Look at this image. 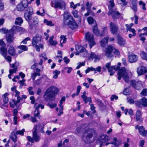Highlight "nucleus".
Returning <instances> with one entry per match:
<instances>
[{
  "mask_svg": "<svg viewBox=\"0 0 147 147\" xmlns=\"http://www.w3.org/2000/svg\"><path fill=\"white\" fill-rule=\"evenodd\" d=\"M93 31L94 33L96 36H102L103 35L104 33L100 32L97 26H95L93 28Z\"/></svg>",
  "mask_w": 147,
  "mask_h": 147,
  "instance_id": "obj_30",
  "label": "nucleus"
},
{
  "mask_svg": "<svg viewBox=\"0 0 147 147\" xmlns=\"http://www.w3.org/2000/svg\"><path fill=\"white\" fill-rule=\"evenodd\" d=\"M109 2L110 4L108 6L109 11L107 13L108 15L110 14V13H111V11L114 10L112 8L115 6V4L114 3V1L113 0H111L109 1Z\"/></svg>",
  "mask_w": 147,
  "mask_h": 147,
  "instance_id": "obj_33",
  "label": "nucleus"
},
{
  "mask_svg": "<svg viewBox=\"0 0 147 147\" xmlns=\"http://www.w3.org/2000/svg\"><path fill=\"white\" fill-rule=\"evenodd\" d=\"M60 71L57 70H55L53 71V78L55 79H57L58 77V75L60 74Z\"/></svg>",
  "mask_w": 147,
  "mask_h": 147,
  "instance_id": "obj_48",
  "label": "nucleus"
},
{
  "mask_svg": "<svg viewBox=\"0 0 147 147\" xmlns=\"http://www.w3.org/2000/svg\"><path fill=\"white\" fill-rule=\"evenodd\" d=\"M65 99V97H62L61 100L59 101V107H63V106L62 105V104L63 102H64Z\"/></svg>",
  "mask_w": 147,
  "mask_h": 147,
  "instance_id": "obj_57",
  "label": "nucleus"
},
{
  "mask_svg": "<svg viewBox=\"0 0 147 147\" xmlns=\"http://www.w3.org/2000/svg\"><path fill=\"white\" fill-rule=\"evenodd\" d=\"M109 140V137L107 136L103 135L100 136L99 138V141L101 143L100 144V146H101L103 144L107 142Z\"/></svg>",
  "mask_w": 147,
  "mask_h": 147,
  "instance_id": "obj_25",
  "label": "nucleus"
},
{
  "mask_svg": "<svg viewBox=\"0 0 147 147\" xmlns=\"http://www.w3.org/2000/svg\"><path fill=\"white\" fill-rule=\"evenodd\" d=\"M73 69L71 67H66L64 68L62 70V72H64L66 71L68 74H69L72 71Z\"/></svg>",
  "mask_w": 147,
  "mask_h": 147,
  "instance_id": "obj_46",
  "label": "nucleus"
},
{
  "mask_svg": "<svg viewBox=\"0 0 147 147\" xmlns=\"http://www.w3.org/2000/svg\"><path fill=\"white\" fill-rule=\"evenodd\" d=\"M70 7L74 9L76 8L77 7H79L80 6V4L79 3H77L76 4L73 2H71L70 3Z\"/></svg>",
  "mask_w": 147,
  "mask_h": 147,
  "instance_id": "obj_47",
  "label": "nucleus"
},
{
  "mask_svg": "<svg viewBox=\"0 0 147 147\" xmlns=\"http://www.w3.org/2000/svg\"><path fill=\"white\" fill-rule=\"evenodd\" d=\"M69 24H66L65 25H67L72 29H74L76 28L78 26L75 20H72L69 22Z\"/></svg>",
  "mask_w": 147,
  "mask_h": 147,
  "instance_id": "obj_28",
  "label": "nucleus"
},
{
  "mask_svg": "<svg viewBox=\"0 0 147 147\" xmlns=\"http://www.w3.org/2000/svg\"><path fill=\"white\" fill-rule=\"evenodd\" d=\"M74 20L71 15L68 12L65 11L64 13L63 21L65 25L69 24L72 20Z\"/></svg>",
  "mask_w": 147,
  "mask_h": 147,
  "instance_id": "obj_10",
  "label": "nucleus"
},
{
  "mask_svg": "<svg viewBox=\"0 0 147 147\" xmlns=\"http://www.w3.org/2000/svg\"><path fill=\"white\" fill-rule=\"evenodd\" d=\"M23 22V20L20 17L17 18L16 20L15 23L16 24L20 25Z\"/></svg>",
  "mask_w": 147,
  "mask_h": 147,
  "instance_id": "obj_45",
  "label": "nucleus"
},
{
  "mask_svg": "<svg viewBox=\"0 0 147 147\" xmlns=\"http://www.w3.org/2000/svg\"><path fill=\"white\" fill-rule=\"evenodd\" d=\"M138 59V57L135 54H132L129 56V61L131 63L136 61Z\"/></svg>",
  "mask_w": 147,
  "mask_h": 147,
  "instance_id": "obj_26",
  "label": "nucleus"
},
{
  "mask_svg": "<svg viewBox=\"0 0 147 147\" xmlns=\"http://www.w3.org/2000/svg\"><path fill=\"white\" fill-rule=\"evenodd\" d=\"M85 126V124L82 125L81 126L78 127L75 131V133L78 134L80 133H81L82 131H83L84 129L83 128Z\"/></svg>",
  "mask_w": 147,
  "mask_h": 147,
  "instance_id": "obj_39",
  "label": "nucleus"
},
{
  "mask_svg": "<svg viewBox=\"0 0 147 147\" xmlns=\"http://www.w3.org/2000/svg\"><path fill=\"white\" fill-rule=\"evenodd\" d=\"M17 48L22 50L23 51H26L28 50V48L27 46L24 45H21L18 46Z\"/></svg>",
  "mask_w": 147,
  "mask_h": 147,
  "instance_id": "obj_49",
  "label": "nucleus"
},
{
  "mask_svg": "<svg viewBox=\"0 0 147 147\" xmlns=\"http://www.w3.org/2000/svg\"><path fill=\"white\" fill-rule=\"evenodd\" d=\"M118 3L120 4L125 6L127 4V3L125 0H117Z\"/></svg>",
  "mask_w": 147,
  "mask_h": 147,
  "instance_id": "obj_55",
  "label": "nucleus"
},
{
  "mask_svg": "<svg viewBox=\"0 0 147 147\" xmlns=\"http://www.w3.org/2000/svg\"><path fill=\"white\" fill-rule=\"evenodd\" d=\"M40 70L38 68H36V72H34L31 74V77L32 78L33 80H34L36 77L37 76H40Z\"/></svg>",
  "mask_w": 147,
  "mask_h": 147,
  "instance_id": "obj_31",
  "label": "nucleus"
},
{
  "mask_svg": "<svg viewBox=\"0 0 147 147\" xmlns=\"http://www.w3.org/2000/svg\"><path fill=\"white\" fill-rule=\"evenodd\" d=\"M33 88L30 87L28 88V90L29 94L31 95H33L34 94V92L33 91Z\"/></svg>",
  "mask_w": 147,
  "mask_h": 147,
  "instance_id": "obj_61",
  "label": "nucleus"
},
{
  "mask_svg": "<svg viewBox=\"0 0 147 147\" xmlns=\"http://www.w3.org/2000/svg\"><path fill=\"white\" fill-rule=\"evenodd\" d=\"M60 45L61 47H63V44L65 43L66 42V36L61 35L60 36Z\"/></svg>",
  "mask_w": 147,
  "mask_h": 147,
  "instance_id": "obj_37",
  "label": "nucleus"
},
{
  "mask_svg": "<svg viewBox=\"0 0 147 147\" xmlns=\"http://www.w3.org/2000/svg\"><path fill=\"white\" fill-rule=\"evenodd\" d=\"M78 65L77 66L76 68L77 69H79L81 66H84L85 65V62H83L82 63L79 62L77 64Z\"/></svg>",
  "mask_w": 147,
  "mask_h": 147,
  "instance_id": "obj_58",
  "label": "nucleus"
},
{
  "mask_svg": "<svg viewBox=\"0 0 147 147\" xmlns=\"http://www.w3.org/2000/svg\"><path fill=\"white\" fill-rule=\"evenodd\" d=\"M89 60H93L94 59V62H96L100 59V56L96 55L94 53L92 52L88 55V58Z\"/></svg>",
  "mask_w": 147,
  "mask_h": 147,
  "instance_id": "obj_15",
  "label": "nucleus"
},
{
  "mask_svg": "<svg viewBox=\"0 0 147 147\" xmlns=\"http://www.w3.org/2000/svg\"><path fill=\"white\" fill-rule=\"evenodd\" d=\"M103 50L105 56L109 58H110L113 56L112 53L117 55L120 54L119 52L117 50L115 49L114 47L111 45L108 46Z\"/></svg>",
  "mask_w": 147,
  "mask_h": 147,
  "instance_id": "obj_3",
  "label": "nucleus"
},
{
  "mask_svg": "<svg viewBox=\"0 0 147 147\" xmlns=\"http://www.w3.org/2000/svg\"><path fill=\"white\" fill-rule=\"evenodd\" d=\"M45 125V124H44L39 123L38 125L35 126L34 127V131H36V130H38L41 133H44L43 129Z\"/></svg>",
  "mask_w": 147,
  "mask_h": 147,
  "instance_id": "obj_23",
  "label": "nucleus"
},
{
  "mask_svg": "<svg viewBox=\"0 0 147 147\" xmlns=\"http://www.w3.org/2000/svg\"><path fill=\"white\" fill-rule=\"evenodd\" d=\"M0 32L2 33H7V34H8L11 33V31L10 30H8L6 28H3L0 30Z\"/></svg>",
  "mask_w": 147,
  "mask_h": 147,
  "instance_id": "obj_53",
  "label": "nucleus"
},
{
  "mask_svg": "<svg viewBox=\"0 0 147 147\" xmlns=\"http://www.w3.org/2000/svg\"><path fill=\"white\" fill-rule=\"evenodd\" d=\"M137 0H132L130 2L131 7L135 13L137 11Z\"/></svg>",
  "mask_w": 147,
  "mask_h": 147,
  "instance_id": "obj_22",
  "label": "nucleus"
},
{
  "mask_svg": "<svg viewBox=\"0 0 147 147\" xmlns=\"http://www.w3.org/2000/svg\"><path fill=\"white\" fill-rule=\"evenodd\" d=\"M19 65V63L17 62H15L14 64H11L10 63V67L13 69H10L9 70V74L8 75V77L9 79L11 78V76L13 73H15L17 71V67Z\"/></svg>",
  "mask_w": 147,
  "mask_h": 147,
  "instance_id": "obj_14",
  "label": "nucleus"
},
{
  "mask_svg": "<svg viewBox=\"0 0 147 147\" xmlns=\"http://www.w3.org/2000/svg\"><path fill=\"white\" fill-rule=\"evenodd\" d=\"M29 3L27 0H23L17 6L18 11H24L28 6Z\"/></svg>",
  "mask_w": 147,
  "mask_h": 147,
  "instance_id": "obj_9",
  "label": "nucleus"
},
{
  "mask_svg": "<svg viewBox=\"0 0 147 147\" xmlns=\"http://www.w3.org/2000/svg\"><path fill=\"white\" fill-rule=\"evenodd\" d=\"M33 140L36 142H38L40 138V136L38 135L37 134L36 132V131H34L33 132Z\"/></svg>",
  "mask_w": 147,
  "mask_h": 147,
  "instance_id": "obj_36",
  "label": "nucleus"
},
{
  "mask_svg": "<svg viewBox=\"0 0 147 147\" xmlns=\"http://www.w3.org/2000/svg\"><path fill=\"white\" fill-rule=\"evenodd\" d=\"M139 4L140 5H142V8L143 10H146V7H145L146 4L145 3H144L142 1H140L139 2Z\"/></svg>",
  "mask_w": 147,
  "mask_h": 147,
  "instance_id": "obj_59",
  "label": "nucleus"
},
{
  "mask_svg": "<svg viewBox=\"0 0 147 147\" xmlns=\"http://www.w3.org/2000/svg\"><path fill=\"white\" fill-rule=\"evenodd\" d=\"M127 31H129L130 32H132L133 34H129V37L130 38H131L133 36H135L136 35V31L134 29H129V28H128L127 30Z\"/></svg>",
  "mask_w": 147,
  "mask_h": 147,
  "instance_id": "obj_42",
  "label": "nucleus"
},
{
  "mask_svg": "<svg viewBox=\"0 0 147 147\" xmlns=\"http://www.w3.org/2000/svg\"><path fill=\"white\" fill-rule=\"evenodd\" d=\"M135 104L139 107H141L142 105L144 107H146L147 106V99L145 98H143L140 100V102H136Z\"/></svg>",
  "mask_w": 147,
  "mask_h": 147,
  "instance_id": "obj_18",
  "label": "nucleus"
},
{
  "mask_svg": "<svg viewBox=\"0 0 147 147\" xmlns=\"http://www.w3.org/2000/svg\"><path fill=\"white\" fill-rule=\"evenodd\" d=\"M113 140L114 141L111 143L112 144L114 145L113 147H116L118 146L120 144V142L119 141L117 140V138H113Z\"/></svg>",
  "mask_w": 147,
  "mask_h": 147,
  "instance_id": "obj_51",
  "label": "nucleus"
},
{
  "mask_svg": "<svg viewBox=\"0 0 147 147\" xmlns=\"http://www.w3.org/2000/svg\"><path fill=\"white\" fill-rule=\"evenodd\" d=\"M117 43L120 46H123L125 43V40L120 35L117 36Z\"/></svg>",
  "mask_w": 147,
  "mask_h": 147,
  "instance_id": "obj_35",
  "label": "nucleus"
},
{
  "mask_svg": "<svg viewBox=\"0 0 147 147\" xmlns=\"http://www.w3.org/2000/svg\"><path fill=\"white\" fill-rule=\"evenodd\" d=\"M86 92H84L83 93V95L81 96L82 98L83 99L85 103H87V101L86 100Z\"/></svg>",
  "mask_w": 147,
  "mask_h": 147,
  "instance_id": "obj_60",
  "label": "nucleus"
},
{
  "mask_svg": "<svg viewBox=\"0 0 147 147\" xmlns=\"http://www.w3.org/2000/svg\"><path fill=\"white\" fill-rule=\"evenodd\" d=\"M54 36H51L49 39V42L50 45L51 46H55L57 44V42L56 40H53Z\"/></svg>",
  "mask_w": 147,
  "mask_h": 147,
  "instance_id": "obj_34",
  "label": "nucleus"
},
{
  "mask_svg": "<svg viewBox=\"0 0 147 147\" xmlns=\"http://www.w3.org/2000/svg\"><path fill=\"white\" fill-rule=\"evenodd\" d=\"M117 75L118 79L119 80H121V78H123L126 82H128L129 81V77L125 67H122L119 70Z\"/></svg>",
  "mask_w": 147,
  "mask_h": 147,
  "instance_id": "obj_5",
  "label": "nucleus"
},
{
  "mask_svg": "<svg viewBox=\"0 0 147 147\" xmlns=\"http://www.w3.org/2000/svg\"><path fill=\"white\" fill-rule=\"evenodd\" d=\"M24 131L25 129H23L21 130H18L16 132V134L17 135L20 134L21 135H23Z\"/></svg>",
  "mask_w": 147,
  "mask_h": 147,
  "instance_id": "obj_63",
  "label": "nucleus"
},
{
  "mask_svg": "<svg viewBox=\"0 0 147 147\" xmlns=\"http://www.w3.org/2000/svg\"><path fill=\"white\" fill-rule=\"evenodd\" d=\"M34 107H35V109L36 110H38L40 108L41 109H43L44 108V106L43 105L41 104H38L36 103L34 104Z\"/></svg>",
  "mask_w": 147,
  "mask_h": 147,
  "instance_id": "obj_52",
  "label": "nucleus"
},
{
  "mask_svg": "<svg viewBox=\"0 0 147 147\" xmlns=\"http://www.w3.org/2000/svg\"><path fill=\"white\" fill-rule=\"evenodd\" d=\"M94 68L92 66L90 67H88L85 71L86 73L87 74L90 71H94Z\"/></svg>",
  "mask_w": 147,
  "mask_h": 147,
  "instance_id": "obj_64",
  "label": "nucleus"
},
{
  "mask_svg": "<svg viewBox=\"0 0 147 147\" xmlns=\"http://www.w3.org/2000/svg\"><path fill=\"white\" fill-rule=\"evenodd\" d=\"M136 129H138L140 134L143 136H145L147 134V131L145 130L143 126L139 127L137 125L135 127Z\"/></svg>",
  "mask_w": 147,
  "mask_h": 147,
  "instance_id": "obj_20",
  "label": "nucleus"
},
{
  "mask_svg": "<svg viewBox=\"0 0 147 147\" xmlns=\"http://www.w3.org/2000/svg\"><path fill=\"white\" fill-rule=\"evenodd\" d=\"M40 113L38 110H36L35 109V110L34 111V117H38L39 119H40L41 117V116L39 115Z\"/></svg>",
  "mask_w": 147,
  "mask_h": 147,
  "instance_id": "obj_54",
  "label": "nucleus"
},
{
  "mask_svg": "<svg viewBox=\"0 0 147 147\" xmlns=\"http://www.w3.org/2000/svg\"><path fill=\"white\" fill-rule=\"evenodd\" d=\"M113 69L115 71L119 69V67L116 66V65L113 66L109 69H108V72L110 73V75L111 76L113 75L114 74L115 72Z\"/></svg>",
  "mask_w": 147,
  "mask_h": 147,
  "instance_id": "obj_32",
  "label": "nucleus"
},
{
  "mask_svg": "<svg viewBox=\"0 0 147 147\" xmlns=\"http://www.w3.org/2000/svg\"><path fill=\"white\" fill-rule=\"evenodd\" d=\"M6 38L7 41L8 43H11L12 42L14 39L13 34L11 32L7 34Z\"/></svg>",
  "mask_w": 147,
  "mask_h": 147,
  "instance_id": "obj_27",
  "label": "nucleus"
},
{
  "mask_svg": "<svg viewBox=\"0 0 147 147\" xmlns=\"http://www.w3.org/2000/svg\"><path fill=\"white\" fill-rule=\"evenodd\" d=\"M41 36L38 34L33 37L32 39V46L35 47L36 50L38 51H40V48L42 49L43 48V46L42 44H40L39 45H37L38 42L41 41Z\"/></svg>",
  "mask_w": 147,
  "mask_h": 147,
  "instance_id": "obj_6",
  "label": "nucleus"
},
{
  "mask_svg": "<svg viewBox=\"0 0 147 147\" xmlns=\"http://www.w3.org/2000/svg\"><path fill=\"white\" fill-rule=\"evenodd\" d=\"M9 94L7 93H5L2 96L3 100L5 103H7L9 101L8 96Z\"/></svg>",
  "mask_w": 147,
  "mask_h": 147,
  "instance_id": "obj_43",
  "label": "nucleus"
},
{
  "mask_svg": "<svg viewBox=\"0 0 147 147\" xmlns=\"http://www.w3.org/2000/svg\"><path fill=\"white\" fill-rule=\"evenodd\" d=\"M94 131V130L90 129L86 130L83 138V140L86 143L89 144L92 142L94 140L92 134Z\"/></svg>",
  "mask_w": 147,
  "mask_h": 147,
  "instance_id": "obj_2",
  "label": "nucleus"
},
{
  "mask_svg": "<svg viewBox=\"0 0 147 147\" xmlns=\"http://www.w3.org/2000/svg\"><path fill=\"white\" fill-rule=\"evenodd\" d=\"M87 21L89 24H92L94 22V20L92 17H89L88 18Z\"/></svg>",
  "mask_w": 147,
  "mask_h": 147,
  "instance_id": "obj_56",
  "label": "nucleus"
},
{
  "mask_svg": "<svg viewBox=\"0 0 147 147\" xmlns=\"http://www.w3.org/2000/svg\"><path fill=\"white\" fill-rule=\"evenodd\" d=\"M141 58L147 61V54L143 51H141L140 54Z\"/></svg>",
  "mask_w": 147,
  "mask_h": 147,
  "instance_id": "obj_44",
  "label": "nucleus"
},
{
  "mask_svg": "<svg viewBox=\"0 0 147 147\" xmlns=\"http://www.w3.org/2000/svg\"><path fill=\"white\" fill-rule=\"evenodd\" d=\"M137 72L138 76L144 74L147 72V69H146L145 67L141 66L139 67L137 69Z\"/></svg>",
  "mask_w": 147,
  "mask_h": 147,
  "instance_id": "obj_19",
  "label": "nucleus"
},
{
  "mask_svg": "<svg viewBox=\"0 0 147 147\" xmlns=\"http://www.w3.org/2000/svg\"><path fill=\"white\" fill-rule=\"evenodd\" d=\"M10 138L14 142H16L17 137L14 132H13L11 134Z\"/></svg>",
  "mask_w": 147,
  "mask_h": 147,
  "instance_id": "obj_41",
  "label": "nucleus"
},
{
  "mask_svg": "<svg viewBox=\"0 0 147 147\" xmlns=\"http://www.w3.org/2000/svg\"><path fill=\"white\" fill-rule=\"evenodd\" d=\"M51 5L54 8L64 9L66 7V3L63 0H53L51 1Z\"/></svg>",
  "mask_w": 147,
  "mask_h": 147,
  "instance_id": "obj_4",
  "label": "nucleus"
},
{
  "mask_svg": "<svg viewBox=\"0 0 147 147\" xmlns=\"http://www.w3.org/2000/svg\"><path fill=\"white\" fill-rule=\"evenodd\" d=\"M108 37H106L103 39L100 42V45L102 47H105L108 42Z\"/></svg>",
  "mask_w": 147,
  "mask_h": 147,
  "instance_id": "obj_38",
  "label": "nucleus"
},
{
  "mask_svg": "<svg viewBox=\"0 0 147 147\" xmlns=\"http://www.w3.org/2000/svg\"><path fill=\"white\" fill-rule=\"evenodd\" d=\"M10 30L11 33L13 34L17 32H26V30L24 29L17 26H14Z\"/></svg>",
  "mask_w": 147,
  "mask_h": 147,
  "instance_id": "obj_16",
  "label": "nucleus"
},
{
  "mask_svg": "<svg viewBox=\"0 0 147 147\" xmlns=\"http://www.w3.org/2000/svg\"><path fill=\"white\" fill-rule=\"evenodd\" d=\"M8 52L9 54L13 56L15 54V51L14 47L12 46L10 47L9 48Z\"/></svg>",
  "mask_w": 147,
  "mask_h": 147,
  "instance_id": "obj_40",
  "label": "nucleus"
},
{
  "mask_svg": "<svg viewBox=\"0 0 147 147\" xmlns=\"http://www.w3.org/2000/svg\"><path fill=\"white\" fill-rule=\"evenodd\" d=\"M1 54L3 56L5 59L8 61L10 63L11 61V57L9 56H7V49L5 47H1L0 49Z\"/></svg>",
  "mask_w": 147,
  "mask_h": 147,
  "instance_id": "obj_11",
  "label": "nucleus"
},
{
  "mask_svg": "<svg viewBox=\"0 0 147 147\" xmlns=\"http://www.w3.org/2000/svg\"><path fill=\"white\" fill-rule=\"evenodd\" d=\"M111 12L110 14L108 15L109 16L111 15L113 18L114 19H118L121 16V13L115 9L113 10Z\"/></svg>",
  "mask_w": 147,
  "mask_h": 147,
  "instance_id": "obj_21",
  "label": "nucleus"
},
{
  "mask_svg": "<svg viewBox=\"0 0 147 147\" xmlns=\"http://www.w3.org/2000/svg\"><path fill=\"white\" fill-rule=\"evenodd\" d=\"M131 84L135 89L137 90H139L141 86H142L141 82L140 81H137L135 80H132L131 81Z\"/></svg>",
  "mask_w": 147,
  "mask_h": 147,
  "instance_id": "obj_17",
  "label": "nucleus"
},
{
  "mask_svg": "<svg viewBox=\"0 0 147 147\" xmlns=\"http://www.w3.org/2000/svg\"><path fill=\"white\" fill-rule=\"evenodd\" d=\"M75 48L77 51V53H75L76 55H78L80 54L81 56L88 58V56L89 54L87 53L86 50L83 47L76 45Z\"/></svg>",
  "mask_w": 147,
  "mask_h": 147,
  "instance_id": "obj_7",
  "label": "nucleus"
},
{
  "mask_svg": "<svg viewBox=\"0 0 147 147\" xmlns=\"http://www.w3.org/2000/svg\"><path fill=\"white\" fill-rule=\"evenodd\" d=\"M110 30L112 34H115L117 32L118 28V26L114 23L112 22L110 23Z\"/></svg>",
  "mask_w": 147,
  "mask_h": 147,
  "instance_id": "obj_24",
  "label": "nucleus"
},
{
  "mask_svg": "<svg viewBox=\"0 0 147 147\" xmlns=\"http://www.w3.org/2000/svg\"><path fill=\"white\" fill-rule=\"evenodd\" d=\"M59 90L55 86L50 87L46 90L44 96L46 100L52 101L55 99V94L59 92Z\"/></svg>",
  "mask_w": 147,
  "mask_h": 147,
  "instance_id": "obj_1",
  "label": "nucleus"
},
{
  "mask_svg": "<svg viewBox=\"0 0 147 147\" xmlns=\"http://www.w3.org/2000/svg\"><path fill=\"white\" fill-rule=\"evenodd\" d=\"M33 9L31 7H28L26 10L24 17L26 20L28 21L31 19V15L33 13Z\"/></svg>",
  "mask_w": 147,
  "mask_h": 147,
  "instance_id": "obj_13",
  "label": "nucleus"
},
{
  "mask_svg": "<svg viewBox=\"0 0 147 147\" xmlns=\"http://www.w3.org/2000/svg\"><path fill=\"white\" fill-rule=\"evenodd\" d=\"M85 35L86 40L88 42L90 47L91 49L96 44L93 35L88 32L85 33Z\"/></svg>",
  "mask_w": 147,
  "mask_h": 147,
  "instance_id": "obj_8",
  "label": "nucleus"
},
{
  "mask_svg": "<svg viewBox=\"0 0 147 147\" xmlns=\"http://www.w3.org/2000/svg\"><path fill=\"white\" fill-rule=\"evenodd\" d=\"M44 22L46 25L50 26H54V24L51 21H48L46 19H45L44 20Z\"/></svg>",
  "mask_w": 147,
  "mask_h": 147,
  "instance_id": "obj_50",
  "label": "nucleus"
},
{
  "mask_svg": "<svg viewBox=\"0 0 147 147\" xmlns=\"http://www.w3.org/2000/svg\"><path fill=\"white\" fill-rule=\"evenodd\" d=\"M142 113L139 110H138L136 113V118L137 121H139L141 122L142 121L143 119L141 117L142 115Z\"/></svg>",
  "mask_w": 147,
  "mask_h": 147,
  "instance_id": "obj_29",
  "label": "nucleus"
},
{
  "mask_svg": "<svg viewBox=\"0 0 147 147\" xmlns=\"http://www.w3.org/2000/svg\"><path fill=\"white\" fill-rule=\"evenodd\" d=\"M11 90L13 92V94L15 96L17 97L18 100L16 101L14 100H13V102L14 103V105H17V104L20 102L21 98L19 97V95L20 93L16 90V87L14 86L11 88Z\"/></svg>",
  "mask_w": 147,
  "mask_h": 147,
  "instance_id": "obj_12",
  "label": "nucleus"
},
{
  "mask_svg": "<svg viewBox=\"0 0 147 147\" xmlns=\"http://www.w3.org/2000/svg\"><path fill=\"white\" fill-rule=\"evenodd\" d=\"M48 105L50 108L53 109L56 107L57 104L55 103L51 104L49 103L48 104Z\"/></svg>",
  "mask_w": 147,
  "mask_h": 147,
  "instance_id": "obj_62",
  "label": "nucleus"
}]
</instances>
